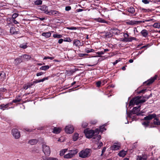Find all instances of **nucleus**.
Wrapping results in <instances>:
<instances>
[{"label":"nucleus","instance_id":"nucleus-4","mask_svg":"<svg viewBox=\"0 0 160 160\" xmlns=\"http://www.w3.org/2000/svg\"><path fill=\"white\" fill-rule=\"evenodd\" d=\"M78 151L77 149L70 150L69 152L65 154L63 156V158L66 159L71 158L74 157L75 155L77 154Z\"/></svg>","mask_w":160,"mask_h":160},{"label":"nucleus","instance_id":"nucleus-61","mask_svg":"<svg viewBox=\"0 0 160 160\" xmlns=\"http://www.w3.org/2000/svg\"><path fill=\"white\" fill-rule=\"evenodd\" d=\"M90 49L88 48H85V52L87 53H89L90 52Z\"/></svg>","mask_w":160,"mask_h":160},{"label":"nucleus","instance_id":"nucleus-7","mask_svg":"<svg viewBox=\"0 0 160 160\" xmlns=\"http://www.w3.org/2000/svg\"><path fill=\"white\" fill-rule=\"evenodd\" d=\"M12 133L13 137L16 139H18L20 137V133L17 129H13L12 130Z\"/></svg>","mask_w":160,"mask_h":160},{"label":"nucleus","instance_id":"nucleus-35","mask_svg":"<svg viewBox=\"0 0 160 160\" xmlns=\"http://www.w3.org/2000/svg\"><path fill=\"white\" fill-rule=\"evenodd\" d=\"M128 11L131 14H133L135 12V10L133 8L131 7L128 9Z\"/></svg>","mask_w":160,"mask_h":160},{"label":"nucleus","instance_id":"nucleus-57","mask_svg":"<svg viewBox=\"0 0 160 160\" xmlns=\"http://www.w3.org/2000/svg\"><path fill=\"white\" fill-rule=\"evenodd\" d=\"M106 148L105 147H104L103 149H102V154H101V156H102V155L103 154V153L105 152V151H106Z\"/></svg>","mask_w":160,"mask_h":160},{"label":"nucleus","instance_id":"nucleus-27","mask_svg":"<svg viewBox=\"0 0 160 160\" xmlns=\"http://www.w3.org/2000/svg\"><path fill=\"white\" fill-rule=\"evenodd\" d=\"M59 13V12L58 11H57L56 10H51L49 11V13H48V15H53L58 14Z\"/></svg>","mask_w":160,"mask_h":160},{"label":"nucleus","instance_id":"nucleus-47","mask_svg":"<svg viewBox=\"0 0 160 160\" xmlns=\"http://www.w3.org/2000/svg\"><path fill=\"white\" fill-rule=\"evenodd\" d=\"M150 46H151V45L150 44H148L146 45L143 46L141 48H149Z\"/></svg>","mask_w":160,"mask_h":160},{"label":"nucleus","instance_id":"nucleus-16","mask_svg":"<svg viewBox=\"0 0 160 160\" xmlns=\"http://www.w3.org/2000/svg\"><path fill=\"white\" fill-rule=\"evenodd\" d=\"M41 9L47 14H48V13H49V11H48V7L44 5L42 6L41 7Z\"/></svg>","mask_w":160,"mask_h":160},{"label":"nucleus","instance_id":"nucleus-15","mask_svg":"<svg viewBox=\"0 0 160 160\" xmlns=\"http://www.w3.org/2000/svg\"><path fill=\"white\" fill-rule=\"evenodd\" d=\"M147 156L145 154H142V155L138 156L136 160H146Z\"/></svg>","mask_w":160,"mask_h":160},{"label":"nucleus","instance_id":"nucleus-53","mask_svg":"<svg viewBox=\"0 0 160 160\" xmlns=\"http://www.w3.org/2000/svg\"><path fill=\"white\" fill-rule=\"evenodd\" d=\"M120 41L123 42H129L127 40H126L125 38H122L120 39Z\"/></svg>","mask_w":160,"mask_h":160},{"label":"nucleus","instance_id":"nucleus-54","mask_svg":"<svg viewBox=\"0 0 160 160\" xmlns=\"http://www.w3.org/2000/svg\"><path fill=\"white\" fill-rule=\"evenodd\" d=\"M146 21L145 20L144 21H136L137 22V25H138V24L140 23H144Z\"/></svg>","mask_w":160,"mask_h":160},{"label":"nucleus","instance_id":"nucleus-60","mask_svg":"<svg viewBox=\"0 0 160 160\" xmlns=\"http://www.w3.org/2000/svg\"><path fill=\"white\" fill-rule=\"evenodd\" d=\"M87 55V54L80 53L78 55H79V56L80 57H82L84 56H86Z\"/></svg>","mask_w":160,"mask_h":160},{"label":"nucleus","instance_id":"nucleus-28","mask_svg":"<svg viewBox=\"0 0 160 160\" xmlns=\"http://www.w3.org/2000/svg\"><path fill=\"white\" fill-rule=\"evenodd\" d=\"M68 149L67 148L61 150L60 152V155L61 156H64V154L65 153L67 152L68 151Z\"/></svg>","mask_w":160,"mask_h":160},{"label":"nucleus","instance_id":"nucleus-5","mask_svg":"<svg viewBox=\"0 0 160 160\" xmlns=\"http://www.w3.org/2000/svg\"><path fill=\"white\" fill-rule=\"evenodd\" d=\"M42 151L45 155L48 156L51 153V150L49 146L43 144L42 145Z\"/></svg>","mask_w":160,"mask_h":160},{"label":"nucleus","instance_id":"nucleus-21","mask_svg":"<svg viewBox=\"0 0 160 160\" xmlns=\"http://www.w3.org/2000/svg\"><path fill=\"white\" fill-rule=\"evenodd\" d=\"M140 106L138 107H134L132 110V112L133 114L137 113L140 110Z\"/></svg>","mask_w":160,"mask_h":160},{"label":"nucleus","instance_id":"nucleus-6","mask_svg":"<svg viewBox=\"0 0 160 160\" xmlns=\"http://www.w3.org/2000/svg\"><path fill=\"white\" fill-rule=\"evenodd\" d=\"M101 137L100 135H98L97 136H95V137H94L93 138V141H95V139H97V141H96L97 142L98 141V142L96 143V145L97 146V148H100L103 145V143L102 142H99V140L101 139Z\"/></svg>","mask_w":160,"mask_h":160},{"label":"nucleus","instance_id":"nucleus-43","mask_svg":"<svg viewBox=\"0 0 160 160\" xmlns=\"http://www.w3.org/2000/svg\"><path fill=\"white\" fill-rule=\"evenodd\" d=\"M88 124L86 122H83L82 124V127L85 128L88 126Z\"/></svg>","mask_w":160,"mask_h":160},{"label":"nucleus","instance_id":"nucleus-31","mask_svg":"<svg viewBox=\"0 0 160 160\" xmlns=\"http://www.w3.org/2000/svg\"><path fill=\"white\" fill-rule=\"evenodd\" d=\"M98 129V132H102L106 130V129L105 128L104 125L102 126H100V127L99 129Z\"/></svg>","mask_w":160,"mask_h":160},{"label":"nucleus","instance_id":"nucleus-19","mask_svg":"<svg viewBox=\"0 0 160 160\" xmlns=\"http://www.w3.org/2000/svg\"><path fill=\"white\" fill-rule=\"evenodd\" d=\"M61 130V129L59 128L54 127L53 129V132L55 134L59 133Z\"/></svg>","mask_w":160,"mask_h":160},{"label":"nucleus","instance_id":"nucleus-52","mask_svg":"<svg viewBox=\"0 0 160 160\" xmlns=\"http://www.w3.org/2000/svg\"><path fill=\"white\" fill-rule=\"evenodd\" d=\"M142 2L145 4H148L149 2V1L148 0H142Z\"/></svg>","mask_w":160,"mask_h":160},{"label":"nucleus","instance_id":"nucleus-55","mask_svg":"<svg viewBox=\"0 0 160 160\" xmlns=\"http://www.w3.org/2000/svg\"><path fill=\"white\" fill-rule=\"evenodd\" d=\"M7 91V89L4 88H0V92H5Z\"/></svg>","mask_w":160,"mask_h":160},{"label":"nucleus","instance_id":"nucleus-33","mask_svg":"<svg viewBox=\"0 0 160 160\" xmlns=\"http://www.w3.org/2000/svg\"><path fill=\"white\" fill-rule=\"evenodd\" d=\"M97 21L99 22L103 23H107V22L104 19H102L101 18H99L96 19Z\"/></svg>","mask_w":160,"mask_h":160},{"label":"nucleus","instance_id":"nucleus-48","mask_svg":"<svg viewBox=\"0 0 160 160\" xmlns=\"http://www.w3.org/2000/svg\"><path fill=\"white\" fill-rule=\"evenodd\" d=\"M18 14L15 13L12 15V18L13 19H15L17 17H18Z\"/></svg>","mask_w":160,"mask_h":160},{"label":"nucleus","instance_id":"nucleus-56","mask_svg":"<svg viewBox=\"0 0 160 160\" xmlns=\"http://www.w3.org/2000/svg\"><path fill=\"white\" fill-rule=\"evenodd\" d=\"M101 84V82L100 81H99L96 82V84L98 87H99L100 86Z\"/></svg>","mask_w":160,"mask_h":160},{"label":"nucleus","instance_id":"nucleus-58","mask_svg":"<svg viewBox=\"0 0 160 160\" xmlns=\"http://www.w3.org/2000/svg\"><path fill=\"white\" fill-rule=\"evenodd\" d=\"M30 88V86H28V85H25L23 86V88L25 90L27 89L28 88Z\"/></svg>","mask_w":160,"mask_h":160},{"label":"nucleus","instance_id":"nucleus-29","mask_svg":"<svg viewBox=\"0 0 160 160\" xmlns=\"http://www.w3.org/2000/svg\"><path fill=\"white\" fill-rule=\"evenodd\" d=\"M79 138V134L77 133H75L73 136L72 139L74 141H77Z\"/></svg>","mask_w":160,"mask_h":160},{"label":"nucleus","instance_id":"nucleus-63","mask_svg":"<svg viewBox=\"0 0 160 160\" xmlns=\"http://www.w3.org/2000/svg\"><path fill=\"white\" fill-rule=\"evenodd\" d=\"M63 41H64L63 39H60L58 40V42L59 44H61L62 42Z\"/></svg>","mask_w":160,"mask_h":160},{"label":"nucleus","instance_id":"nucleus-36","mask_svg":"<svg viewBox=\"0 0 160 160\" xmlns=\"http://www.w3.org/2000/svg\"><path fill=\"white\" fill-rule=\"evenodd\" d=\"M152 26L153 27L155 28H160V23H155Z\"/></svg>","mask_w":160,"mask_h":160},{"label":"nucleus","instance_id":"nucleus-38","mask_svg":"<svg viewBox=\"0 0 160 160\" xmlns=\"http://www.w3.org/2000/svg\"><path fill=\"white\" fill-rule=\"evenodd\" d=\"M20 47L23 49H25L27 48V43H23L20 45Z\"/></svg>","mask_w":160,"mask_h":160},{"label":"nucleus","instance_id":"nucleus-25","mask_svg":"<svg viewBox=\"0 0 160 160\" xmlns=\"http://www.w3.org/2000/svg\"><path fill=\"white\" fill-rule=\"evenodd\" d=\"M51 33L50 32H43L42 34V35L45 37L46 38H48L50 37Z\"/></svg>","mask_w":160,"mask_h":160},{"label":"nucleus","instance_id":"nucleus-18","mask_svg":"<svg viewBox=\"0 0 160 160\" xmlns=\"http://www.w3.org/2000/svg\"><path fill=\"white\" fill-rule=\"evenodd\" d=\"M142 35L145 38H146L148 36V31L146 29L142 30L141 32Z\"/></svg>","mask_w":160,"mask_h":160},{"label":"nucleus","instance_id":"nucleus-59","mask_svg":"<svg viewBox=\"0 0 160 160\" xmlns=\"http://www.w3.org/2000/svg\"><path fill=\"white\" fill-rule=\"evenodd\" d=\"M142 12H148L149 11V10H147V9H144V8H142Z\"/></svg>","mask_w":160,"mask_h":160},{"label":"nucleus","instance_id":"nucleus-39","mask_svg":"<svg viewBox=\"0 0 160 160\" xmlns=\"http://www.w3.org/2000/svg\"><path fill=\"white\" fill-rule=\"evenodd\" d=\"M53 38H59L62 37V36L60 34H54L53 35Z\"/></svg>","mask_w":160,"mask_h":160},{"label":"nucleus","instance_id":"nucleus-62","mask_svg":"<svg viewBox=\"0 0 160 160\" xmlns=\"http://www.w3.org/2000/svg\"><path fill=\"white\" fill-rule=\"evenodd\" d=\"M96 120L92 121H91V123L92 124H95L97 123Z\"/></svg>","mask_w":160,"mask_h":160},{"label":"nucleus","instance_id":"nucleus-1","mask_svg":"<svg viewBox=\"0 0 160 160\" xmlns=\"http://www.w3.org/2000/svg\"><path fill=\"white\" fill-rule=\"evenodd\" d=\"M146 100L144 98L141 96H138L131 100L129 103V106L136 104L138 105L139 103H142L145 102Z\"/></svg>","mask_w":160,"mask_h":160},{"label":"nucleus","instance_id":"nucleus-37","mask_svg":"<svg viewBox=\"0 0 160 160\" xmlns=\"http://www.w3.org/2000/svg\"><path fill=\"white\" fill-rule=\"evenodd\" d=\"M49 68V66L48 65L42 66L40 68L41 70H47Z\"/></svg>","mask_w":160,"mask_h":160},{"label":"nucleus","instance_id":"nucleus-44","mask_svg":"<svg viewBox=\"0 0 160 160\" xmlns=\"http://www.w3.org/2000/svg\"><path fill=\"white\" fill-rule=\"evenodd\" d=\"M20 100H21L20 99H15V100H13L12 101V102H11V103H16L19 102L20 101Z\"/></svg>","mask_w":160,"mask_h":160},{"label":"nucleus","instance_id":"nucleus-32","mask_svg":"<svg viewBox=\"0 0 160 160\" xmlns=\"http://www.w3.org/2000/svg\"><path fill=\"white\" fill-rule=\"evenodd\" d=\"M43 158L44 160H58L56 158L52 157H44Z\"/></svg>","mask_w":160,"mask_h":160},{"label":"nucleus","instance_id":"nucleus-50","mask_svg":"<svg viewBox=\"0 0 160 160\" xmlns=\"http://www.w3.org/2000/svg\"><path fill=\"white\" fill-rule=\"evenodd\" d=\"M145 21H146V22H150V21H152L153 22H154L156 21L154 20V19L153 18L146 20H145Z\"/></svg>","mask_w":160,"mask_h":160},{"label":"nucleus","instance_id":"nucleus-12","mask_svg":"<svg viewBox=\"0 0 160 160\" xmlns=\"http://www.w3.org/2000/svg\"><path fill=\"white\" fill-rule=\"evenodd\" d=\"M12 104V103H8L6 104H2L0 106V109L2 110H4L6 109H8L10 108H8L9 106Z\"/></svg>","mask_w":160,"mask_h":160},{"label":"nucleus","instance_id":"nucleus-41","mask_svg":"<svg viewBox=\"0 0 160 160\" xmlns=\"http://www.w3.org/2000/svg\"><path fill=\"white\" fill-rule=\"evenodd\" d=\"M42 3V1L41 0H37L35 2V4L37 5H41Z\"/></svg>","mask_w":160,"mask_h":160},{"label":"nucleus","instance_id":"nucleus-3","mask_svg":"<svg viewBox=\"0 0 160 160\" xmlns=\"http://www.w3.org/2000/svg\"><path fill=\"white\" fill-rule=\"evenodd\" d=\"M92 152V150L90 149L86 148L80 151L78 154L80 158H85L90 156Z\"/></svg>","mask_w":160,"mask_h":160},{"label":"nucleus","instance_id":"nucleus-9","mask_svg":"<svg viewBox=\"0 0 160 160\" xmlns=\"http://www.w3.org/2000/svg\"><path fill=\"white\" fill-rule=\"evenodd\" d=\"M157 77V76L156 75L154 77H151L150 79L148 80L147 81L143 82V84L146 83L147 85H149L152 83L156 79Z\"/></svg>","mask_w":160,"mask_h":160},{"label":"nucleus","instance_id":"nucleus-34","mask_svg":"<svg viewBox=\"0 0 160 160\" xmlns=\"http://www.w3.org/2000/svg\"><path fill=\"white\" fill-rule=\"evenodd\" d=\"M22 57V59L23 58L25 60H28L30 58V56L28 55H24L21 56Z\"/></svg>","mask_w":160,"mask_h":160},{"label":"nucleus","instance_id":"nucleus-51","mask_svg":"<svg viewBox=\"0 0 160 160\" xmlns=\"http://www.w3.org/2000/svg\"><path fill=\"white\" fill-rule=\"evenodd\" d=\"M121 60L119 58L118 60H116L113 63V65H115L116 64H117L118 62L120 61Z\"/></svg>","mask_w":160,"mask_h":160},{"label":"nucleus","instance_id":"nucleus-26","mask_svg":"<svg viewBox=\"0 0 160 160\" xmlns=\"http://www.w3.org/2000/svg\"><path fill=\"white\" fill-rule=\"evenodd\" d=\"M47 79H48V77L45 78L40 80H36L35 81H33V83H36L41 82H43Z\"/></svg>","mask_w":160,"mask_h":160},{"label":"nucleus","instance_id":"nucleus-42","mask_svg":"<svg viewBox=\"0 0 160 160\" xmlns=\"http://www.w3.org/2000/svg\"><path fill=\"white\" fill-rule=\"evenodd\" d=\"M149 122L148 121L144 122L142 123V124L145 127H147L148 125Z\"/></svg>","mask_w":160,"mask_h":160},{"label":"nucleus","instance_id":"nucleus-10","mask_svg":"<svg viewBox=\"0 0 160 160\" xmlns=\"http://www.w3.org/2000/svg\"><path fill=\"white\" fill-rule=\"evenodd\" d=\"M121 147V144L119 143H115L112 145L111 148L112 150H117L120 149Z\"/></svg>","mask_w":160,"mask_h":160},{"label":"nucleus","instance_id":"nucleus-45","mask_svg":"<svg viewBox=\"0 0 160 160\" xmlns=\"http://www.w3.org/2000/svg\"><path fill=\"white\" fill-rule=\"evenodd\" d=\"M48 59L52 60L54 59V58L53 57H45L43 58V60H46Z\"/></svg>","mask_w":160,"mask_h":160},{"label":"nucleus","instance_id":"nucleus-13","mask_svg":"<svg viewBox=\"0 0 160 160\" xmlns=\"http://www.w3.org/2000/svg\"><path fill=\"white\" fill-rule=\"evenodd\" d=\"M156 116L155 114L153 113L151 114H149L148 116L145 117L144 119L146 120H150L155 118Z\"/></svg>","mask_w":160,"mask_h":160},{"label":"nucleus","instance_id":"nucleus-46","mask_svg":"<svg viewBox=\"0 0 160 160\" xmlns=\"http://www.w3.org/2000/svg\"><path fill=\"white\" fill-rule=\"evenodd\" d=\"M67 29L70 30H75L77 29V28L75 27H67Z\"/></svg>","mask_w":160,"mask_h":160},{"label":"nucleus","instance_id":"nucleus-49","mask_svg":"<svg viewBox=\"0 0 160 160\" xmlns=\"http://www.w3.org/2000/svg\"><path fill=\"white\" fill-rule=\"evenodd\" d=\"M71 8L70 6H68L65 7V10L66 11H69L71 9Z\"/></svg>","mask_w":160,"mask_h":160},{"label":"nucleus","instance_id":"nucleus-14","mask_svg":"<svg viewBox=\"0 0 160 160\" xmlns=\"http://www.w3.org/2000/svg\"><path fill=\"white\" fill-rule=\"evenodd\" d=\"M125 22L128 25L131 26L137 25V22L136 21L128 20L126 21Z\"/></svg>","mask_w":160,"mask_h":160},{"label":"nucleus","instance_id":"nucleus-20","mask_svg":"<svg viewBox=\"0 0 160 160\" xmlns=\"http://www.w3.org/2000/svg\"><path fill=\"white\" fill-rule=\"evenodd\" d=\"M22 57H20V58H17L14 60V63L16 65H18L22 62Z\"/></svg>","mask_w":160,"mask_h":160},{"label":"nucleus","instance_id":"nucleus-40","mask_svg":"<svg viewBox=\"0 0 160 160\" xmlns=\"http://www.w3.org/2000/svg\"><path fill=\"white\" fill-rule=\"evenodd\" d=\"M63 41L64 42H71L72 41V40L69 37H67L65 38L64 39Z\"/></svg>","mask_w":160,"mask_h":160},{"label":"nucleus","instance_id":"nucleus-8","mask_svg":"<svg viewBox=\"0 0 160 160\" xmlns=\"http://www.w3.org/2000/svg\"><path fill=\"white\" fill-rule=\"evenodd\" d=\"M74 127L71 125H68L66 126L65 128L66 132L69 134L72 133L74 131Z\"/></svg>","mask_w":160,"mask_h":160},{"label":"nucleus","instance_id":"nucleus-64","mask_svg":"<svg viewBox=\"0 0 160 160\" xmlns=\"http://www.w3.org/2000/svg\"><path fill=\"white\" fill-rule=\"evenodd\" d=\"M43 72H40L37 73V76H41V75H42V74H43Z\"/></svg>","mask_w":160,"mask_h":160},{"label":"nucleus","instance_id":"nucleus-11","mask_svg":"<svg viewBox=\"0 0 160 160\" xmlns=\"http://www.w3.org/2000/svg\"><path fill=\"white\" fill-rule=\"evenodd\" d=\"M123 36L124 38H125L129 42H131L132 40H134L135 39V38H134L132 37H129L128 34L127 33H124L123 34Z\"/></svg>","mask_w":160,"mask_h":160},{"label":"nucleus","instance_id":"nucleus-30","mask_svg":"<svg viewBox=\"0 0 160 160\" xmlns=\"http://www.w3.org/2000/svg\"><path fill=\"white\" fill-rule=\"evenodd\" d=\"M153 123L155 125H160V120L157 118H155L154 120Z\"/></svg>","mask_w":160,"mask_h":160},{"label":"nucleus","instance_id":"nucleus-23","mask_svg":"<svg viewBox=\"0 0 160 160\" xmlns=\"http://www.w3.org/2000/svg\"><path fill=\"white\" fill-rule=\"evenodd\" d=\"M126 151L122 150L120 151L118 154L120 157H123L126 155Z\"/></svg>","mask_w":160,"mask_h":160},{"label":"nucleus","instance_id":"nucleus-17","mask_svg":"<svg viewBox=\"0 0 160 160\" xmlns=\"http://www.w3.org/2000/svg\"><path fill=\"white\" fill-rule=\"evenodd\" d=\"M73 45L77 47H79L81 46V43L80 41L77 39H75L73 41Z\"/></svg>","mask_w":160,"mask_h":160},{"label":"nucleus","instance_id":"nucleus-22","mask_svg":"<svg viewBox=\"0 0 160 160\" xmlns=\"http://www.w3.org/2000/svg\"><path fill=\"white\" fill-rule=\"evenodd\" d=\"M38 142V140L36 139L31 140L28 142V143L31 145H33L36 144Z\"/></svg>","mask_w":160,"mask_h":160},{"label":"nucleus","instance_id":"nucleus-24","mask_svg":"<svg viewBox=\"0 0 160 160\" xmlns=\"http://www.w3.org/2000/svg\"><path fill=\"white\" fill-rule=\"evenodd\" d=\"M10 32L11 34H13L18 33V31H16V29L12 27L10 29Z\"/></svg>","mask_w":160,"mask_h":160},{"label":"nucleus","instance_id":"nucleus-2","mask_svg":"<svg viewBox=\"0 0 160 160\" xmlns=\"http://www.w3.org/2000/svg\"><path fill=\"white\" fill-rule=\"evenodd\" d=\"M84 133L87 138H91L93 136H95L96 135L98 134V129H96L95 131H94L92 130L86 129L84 130Z\"/></svg>","mask_w":160,"mask_h":160}]
</instances>
